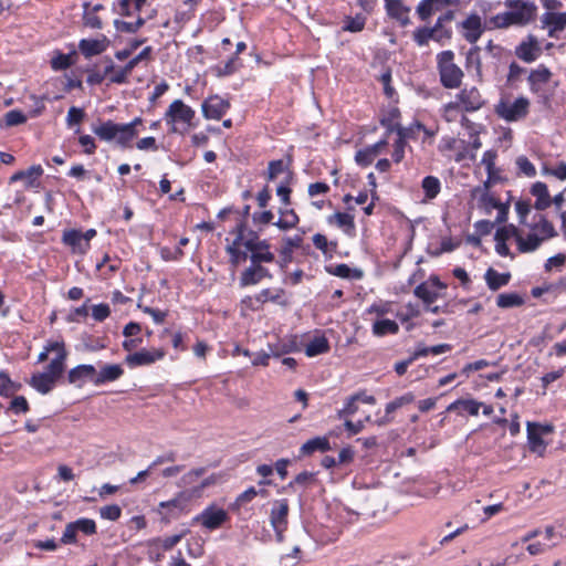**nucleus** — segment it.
<instances>
[{
  "label": "nucleus",
  "mask_w": 566,
  "mask_h": 566,
  "mask_svg": "<svg viewBox=\"0 0 566 566\" xmlns=\"http://www.w3.org/2000/svg\"><path fill=\"white\" fill-rule=\"evenodd\" d=\"M111 41L105 34H101L96 39H82L78 42V51L85 59L104 53L109 46Z\"/></svg>",
  "instance_id": "nucleus-12"
},
{
  "label": "nucleus",
  "mask_w": 566,
  "mask_h": 566,
  "mask_svg": "<svg viewBox=\"0 0 566 566\" xmlns=\"http://www.w3.org/2000/svg\"><path fill=\"white\" fill-rule=\"evenodd\" d=\"M240 245L241 244L231 243L226 247V252L229 254V262L233 268H238L240 264L244 263L250 255V252L241 250Z\"/></svg>",
  "instance_id": "nucleus-41"
},
{
  "label": "nucleus",
  "mask_w": 566,
  "mask_h": 566,
  "mask_svg": "<svg viewBox=\"0 0 566 566\" xmlns=\"http://www.w3.org/2000/svg\"><path fill=\"white\" fill-rule=\"evenodd\" d=\"M413 294L423 302L424 306L431 305L439 296L436 291L429 289L428 282H422L417 285L413 290Z\"/></svg>",
  "instance_id": "nucleus-44"
},
{
  "label": "nucleus",
  "mask_w": 566,
  "mask_h": 566,
  "mask_svg": "<svg viewBox=\"0 0 566 566\" xmlns=\"http://www.w3.org/2000/svg\"><path fill=\"white\" fill-rule=\"evenodd\" d=\"M453 60L454 53L451 50L442 51L437 55L440 82L446 88H458L462 83L463 72L453 63Z\"/></svg>",
  "instance_id": "nucleus-3"
},
{
  "label": "nucleus",
  "mask_w": 566,
  "mask_h": 566,
  "mask_svg": "<svg viewBox=\"0 0 566 566\" xmlns=\"http://www.w3.org/2000/svg\"><path fill=\"white\" fill-rule=\"evenodd\" d=\"M542 50L538 45L537 39L530 34L526 41H522L515 48V55L525 63H532L536 61Z\"/></svg>",
  "instance_id": "nucleus-14"
},
{
  "label": "nucleus",
  "mask_w": 566,
  "mask_h": 566,
  "mask_svg": "<svg viewBox=\"0 0 566 566\" xmlns=\"http://www.w3.org/2000/svg\"><path fill=\"white\" fill-rule=\"evenodd\" d=\"M289 501L287 499L276 500L273 503V506L270 512V522L273 528H280L284 525H287V516H289Z\"/></svg>",
  "instance_id": "nucleus-19"
},
{
  "label": "nucleus",
  "mask_w": 566,
  "mask_h": 566,
  "mask_svg": "<svg viewBox=\"0 0 566 566\" xmlns=\"http://www.w3.org/2000/svg\"><path fill=\"white\" fill-rule=\"evenodd\" d=\"M76 51H71L70 53H61L59 52L51 60V66L54 71H64L72 66L75 63Z\"/></svg>",
  "instance_id": "nucleus-42"
},
{
  "label": "nucleus",
  "mask_w": 566,
  "mask_h": 566,
  "mask_svg": "<svg viewBox=\"0 0 566 566\" xmlns=\"http://www.w3.org/2000/svg\"><path fill=\"white\" fill-rule=\"evenodd\" d=\"M481 49L478 45L472 46L467 53V67H473L479 77L482 76V62L480 56Z\"/></svg>",
  "instance_id": "nucleus-50"
},
{
  "label": "nucleus",
  "mask_w": 566,
  "mask_h": 566,
  "mask_svg": "<svg viewBox=\"0 0 566 566\" xmlns=\"http://www.w3.org/2000/svg\"><path fill=\"white\" fill-rule=\"evenodd\" d=\"M193 117L195 111L190 106L186 105L181 99L174 101L165 114L167 123L172 124L170 128L171 133L177 132V127L175 126L176 122L190 124Z\"/></svg>",
  "instance_id": "nucleus-8"
},
{
  "label": "nucleus",
  "mask_w": 566,
  "mask_h": 566,
  "mask_svg": "<svg viewBox=\"0 0 566 566\" xmlns=\"http://www.w3.org/2000/svg\"><path fill=\"white\" fill-rule=\"evenodd\" d=\"M43 175V168L41 165H32L27 170H18L11 177L9 182L14 184L20 180H27L28 187H33L35 179Z\"/></svg>",
  "instance_id": "nucleus-27"
},
{
  "label": "nucleus",
  "mask_w": 566,
  "mask_h": 566,
  "mask_svg": "<svg viewBox=\"0 0 566 566\" xmlns=\"http://www.w3.org/2000/svg\"><path fill=\"white\" fill-rule=\"evenodd\" d=\"M62 243L70 247L73 252L84 253L90 249V243L83 240V232L76 229L65 230L62 235Z\"/></svg>",
  "instance_id": "nucleus-20"
},
{
  "label": "nucleus",
  "mask_w": 566,
  "mask_h": 566,
  "mask_svg": "<svg viewBox=\"0 0 566 566\" xmlns=\"http://www.w3.org/2000/svg\"><path fill=\"white\" fill-rule=\"evenodd\" d=\"M415 395L412 392H406L400 397L395 398L394 400L389 401L386 407L385 411L387 415H390L398 410L399 408H402L406 405H409L415 401Z\"/></svg>",
  "instance_id": "nucleus-51"
},
{
  "label": "nucleus",
  "mask_w": 566,
  "mask_h": 566,
  "mask_svg": "<svg viewBox=\"0 0 566 566\" xmlns=\"http://www.w3.org/2000/svg\"><path fill=\"white\" fill-rule=\"evenodd\" d=\"M543 28L548 29V36L555 38L557 32L566 29V11L565 12H545L541 17Z\"/></svg>",
  "instance_id": "nucleus-16"
},
{
  "label": "nucleus",
  "mask_w": 566,
  "mask_h": 566,
  "mask_svg": "<svg viewBox=\"0 0 566 566\" xmlns=\"http://www.w3.org/2000/svg\"><path fill=\"white\" fill-rule=\"evenodd\" d=\"M77 533L91 536L97 533L96 522L88 517H80L66 524L60 538L61 544L71 545L77 543Z\"/></svg>",
  "instance_id": "nucleus-5"
},
{
  "label": "nucleus",
  "mask_w": 566,
  "mask_h": 566,
  "mask_svg": "<svg viewBox=\"0 0 566 566\" xmlns=\"http://www.w3.org/2000/svg\"><path fill=\"white\" fill-rule=\"evenodd\" d=\"M151 46L144 48L136 56L130 59L120 70L115 72L111 77L109 82L113 84H125L127 83L128 75L138 65L139 62L148 60L151 54Z\"/></svg>",
  "instance_id": "nucleus-11"
},
{
  "label": "nucleus",
  "mask_w": 566,
  "mask_h": 566,
  "mask_svg": "<svg viewBox=\"0 0 566 566\" xmlns=\"http://www.w3.org/2000/svg\"><path fill=\"white\" fill-rule=\"evenodd\" d=\"M462 27L463 29L468 30V32L464 34V38L470 43H475L483 32L481 18L476 13L470 14L462 22Z\"/></svg>",
  "instance_id": "nucleus-21"
},
{
  "label": "nucleus",
  "mask_w": 566,
  "mask_h": 566,
  "mask_svg": "<svg viewBox=\"0 0 566 566\" xmlns=\"http://www.w3.org/2000/svg\"><path fill=\"white\" fill-rule=\"evenodd\" d=\"M553 73L545 64H538L536 69L530 71L527 84L530 92L537 97V103L544 107H551L553 92L545 88L552 80Z\"/></svg>",
  "instance_id": "nucleus-2"
},
{
  "label": "nucleus",
  "mask_w": 566,
  "mask_h": 566,
  "mask_svg": "<svg viewBox=\"0 0 566 566\" xmlns=\"http://www.w3.org/2000/svg\"><path fill=\"white\" fill-rule=\"evenodd\" d=\"M95 367L90 364H81L72 368L67 374L70 384H77L82 380H90L94 385Z\"/></svg>",
  "instance_id": "nucleus-25"
},
{
  "label": "nucleus",
  "mask_w": 566,
  "mask_h": 566,
  "mask_svg": "<svg viewBox=\"0 0 566 566\" xmlns=\"http://www.w3.org/2000/svg\"><path fill=\"white\" fill-rule=\"evenodd\" d=\"M243 247L247 249V251L250 252V255H253V253L258 255H270L271 260L268 263H272L275 261V255L270 251L271 244L268 240L263 239L262 241H252V240H245L243 242Z\"/></svg>",
  "instance_id": "nucleus-32"
},
{
  "label": "nucleus",
  "mask_w": 566,
  "mask_h": 566,
  "mask_svg": "<svg viewBox=\"0 0 566 566\" xmlns=\"http://www.w3.org/2000/svg\"><path fill=\"white\" fill-rule=\"evenodd\" d=\"M481 406H483V403L474 399H458L447 407V411L450 412L461 409L471 416H478Z\"/></svg>",
  "instance_id": "nucleus-35"
},
{
  "label": "nucleus",
  "mask_w": 566,
  "mask_h": 566,
  "mask_svg": "<svg viewBox=\"0 0 566 566\" xmlns=\"http://www.w3.org/2000/svg\"><path fill=\"white\" fill-rule=\"evenodd\" d=\"M420 129H424V126L420 122H415V124L408 127H403L401 125L396 127V134L398 135V138L407 142V139L415 138L417 132Z\"/></svg>",
  "instance_id": "nucleus-55"
},
{
  "label": "nucleus",
  "mask_w": 566,
  "mask_h": 566,
  "mask_svg": "<svg viewBox=\"0 0 566 566\" xmlns=\"http://www.w3.org/2000/svg\"><path fill=\"white\" fill-rule=\"evenodd\" d=\"M367 17L363 13H357L355 17L346 15L343 21L342 31L357 33L365 29Z\"/></svg>",
  "instance_id": "nucleus-37"
},
{
  "label": "nucleus",
  "mask_w": 566,
  "mask_h": 566,
  "mask_svg": "<svg viewBox=\"0 0 566 566\" xmlns=\"http://www.w3.org/2000/svg\"><path fill=\"white\" fill-rule=\"evenodd\" d=\"M284 294V290L280 289L277 290V293L272 295L271 294V291L270 289H263L256 296H255V300L260 303H265L268 301L272 302V303H276V304H281L283 306H285L287 303L286 302H282L280 298H281V295Z\"/></svg>",
  "instance_id": "nucleus-58"
},
{
  "label": "nucleus",
  "mask_w": 566,
  "mask_h": 566,
  "mask_svg": "<svg viewBox=\"0 0 566 566\" xmlns=\"http://www.w3.org/2000/svg\"><path fill=\"white\" fill-rule=\"evenodd\" d=\"M280 218L273 224L280 230L287 231L293 229L300 222V218L293 209H280Z\"/></svg>",
  "instance_id": "nucleus-34"
},
{
  "label": "nucleus",
  "mask_w": 566,
  "mask_h": 566,
  "mask_svg": "<svg viewBox=\"0 0 566 566\" xmlns=\"http://www.w3.org/2000/svg\"><path fill=\"white\" fill-rule=\"evenodd\" d=\"M255 497L256 489L254 486H250L237 496L235 501L230 504L229 509L231 511H238L243 504L250 503Z\"/></svg>",
  "instance_id": "nucleus-52"
},
{
  "label": "nucleus",
  "mask_w": 566,
  "mask_h": 566,
  "mask_svg": "<svg viewBox=\"0 0 566 566\" xmlns=\"http://www.w3.org/2000/svg\"><path fill=\"white\" fill-rule=\"evenodd\" d=\"M333 219H335V221L339 228H344L345 230L347 228H349L352 230L355 229L354 217L346 212H336L328 218V221L332 222Z\"/></svg>",
  "instance_id": "nucleus-60"
},
{
  "label": "nucleus",
  "mask_w": 566,
  "mask_h": 566,
  "mask_svg": "<svg viewBox=\"0 0 566 566\" xmlns=\"http://www.w3.org/2000/svg\"><path fill=\"white\" fill-rule=\"evenodd\" d=\"M544 240L538 237L536 233H528L524 239L521 235H517V249L521 253H530L536 251Z\"/></svg>",
  "instance_id": "nucleus-36"
},
{
  "label": "nucleus",
  "mask_w": 566,
  "mask_h": 566,
  "mask_svg": "<svg viewBox=\"0 0 566 566\" xmlns=\"http://www.w3.org/2000/svg\"><path fill=\"white\" fill-rule=\"evenodd\" d=\"M272 356L280 357L284 354L296 350V342L294 339L280 340L275 344L269 345Z\"/></svg>",
  "instance_id": "nucleus-48"
},
{
  "label": "nucleus",
  "mask_w": 566,
  "mask_h": 566,
  "mask_svg": "<svg viewBox=\"0 0 566 566\" xmlns=\"http://www.w3.org/2000/svg\"><path fill=\"white\" fill-rule=\"evenodd\" d=\"M28 117L19 109H11L4 115L6 126L12 127L24 124Z\"/></svg>",
  "instance_id": "nucleus-61"
},
{
  "label": "nucleus",
  "mask_w": 566,
  "mask_h": 566,
  "mask_svg": "<svg viewBox=\"0 0 566 566\" xmlns=\"http://www.w3.org/2000/svg\"><path fill=\"white\" fill-rule=\"evenodd\" d=\"M331 349L329 342L326 336L317 332L316 335L308 342L305 347V355L307 357H315L325 353H328Z\"/></svg>",
  "instance_id": "nucleus-22"
},
{
  "label": "nucleus",
  "mask_w": 566,
  "mask_h": 566,
  "mask_svg": "<svg viewBox=\"0 0 566 566\" xmlns=\"http://www.w3.org/2000/svg\"><path fill=\"white\" fill-rule=\"evenodd\" d=\"M525 303L524 298L516 292L501 293L496 297V305L500 308L520 307Z\"/></svg>",
  "instance_id": "nucleus-40"
},
{
  "label": "nucleus",
  "mask_w": 566,
  "mask_h": 566,
  "mask_svg": "<svg viewBox=\"0 0 566 566\" xmlns=\"http://www.w3.org/2000/svg\"><path fill=\"white\" fill-rule=\"evenodd\" d=\"M164 357L165 350L161 348H155L153 350L143 348L138 352L128 354L124 361L129 368H136L140 366H149Z\"/></svg>",
  "instance_id": "nucleus-9"
},
{
  "label": "nucleus",
  "mask_w": 566,
  "mask_h": 566,
  "mask_svg": "<svg viewBox=\"0 0 566 566\" xmlns=\"http://www.w3.org/2000/svg\"><path fill=\"white\" fill-rule=\"evenodd\" d=\"M124 375L119 364H106L97 371L95 369L94 385L102 386L118 380Z\"/></svg>",
  "instance_id": "nucleus-18"
},
{
  "label": "nucleus",
  "mask_w": 566,
  "mask_h": 566,
  "mask_svg": "<svg viewBox=\"0 0 566 566\" xmlns=\"http://www.w3.org/2000/svg\"><path fill=\"white\" fill-rule=\"evenodd\" d=\"M145 23L146 20L142 17H138L135 22H127L124 20L116 19L114 21V27L118 32L136 33Z\"/></svg>",
  "instance_id": "nucleus-49"
},
{
  "label": "nucleus",
  "mask_w": 566,
  "mask_h": 566,
  "mask_svg": "<svg viewBox=\"0 0 566 566\" xmlns=\"http://www.w3.org/2000/svg\"><path fill=\"white\" fill-rule=\"evenodd\" d=\"M55 382L49 375L43 373L33 374L29 380V385L42 395L49 394L54 388Z\"/></svg>",
  "instance_id": "nucleus-29"
},
{
  "label": "nucleus",
  "mask_w": 566,
  "mask_h": 566,
  "mask_svg": "<svg viewBox=\"0 0 566 566\" xmlns=\"http://www.w3.org/2000/svg\"><path fill=\"white\" fill-rule=\"evenodd\" d=\"M325 270L328 274L342 277V279H352V280H360L364 276V272L357 268H350L345 263H340L337 265H326Z\"/></svg>",
  "instance_id": "nucleus-26"
},
{
  "label": "nucleus",
  "mask_w": 566,
  "mask_h": 566,
  "mask_svg": "<svg viewBox=\"0 0 566 566\" xmlns=\"http://www.w3.org/2000/svg\"><path fill=\"white\" fill-rule=\"evenodd\" d=\"M83 23L91 29L101 30L103 28L99 17L90 10V3L84 4Z\"/></svg>",
  "instance_id": "nucleus-54"
},
{
  "label": "nucleus",
  "mask_w": 566,
  "mask_h": 566,
  "mask_svg": "<svg viewBox=\"0 0 566 566\" xmlns=\"http://www.w3.org/2000/svg\"><path fill=\"white\" fill-rule=\"evenodd\" d=\"M531 228L532 230H538L543 234V237H541L543 240L552 239L558 235L553 223L548 221L544 214H539L538 223L532 226Z\"/></svg>",
  "instance_id": "nucleus-45"
},
{
  "label": "nucleus",
  "mask_w": 566,
  "mask_h": 566,
  "mask_svg": "<svg viewBox=\"0 0 566 566\" xmlns=\"http://www.w3.org/2000/svg\"><path fill=\"white\" fill-rule=\"evenodd\" d=\"M250 265L241 273L239 279V285L247 287L256 285L263 279H272L273 275L268 268L263 266V263H268L271 260L270 255H249Z\"/></svg>",
  "instance_id": "nucleus-4"
},
{
  "label": "nucleus",
  "mask_w": 566,
  "mask_h": 566,
  "mask_svg": "<svg viewBox=\"0 0 566 566\" xmlns=\"http://www.w3.org/2000/svg\"><path fill=\"white\" fill-rule=\"evenodd\" d=\"M143 124L142 117H135L126 124H118L112 119L92 125V132L103 142H116L123 149L130 148L133 139L138 135L137 127Z\"/></svg>",
  "instance_id": "nucleus-1"
},
{
  "label": "nucleus",
  "mask_w": 566,
  "mask_h": 566,
  "mask_svg": "<svg viewBox=\"0 0 566 566\" xmlns=\"http://www.w3.org/2000/svg\"><path fill=\"white\" fill-rule=\"evenodd\" d=\"M457 98L463 104V109L469 113L479 111L485 103L476 87L461 90Z\"/></svg>",
  "instance_id": "nucleus-17"
},
{
  "label": "nucleus",
  "mask_w": 566,
  "mask_h": 566,
  "mask_svg": "<svg viewBox=\"0 0 566 566\" xmlns=\"http://www.w3.org/2000/svg\"><path fill=\"white\" fill-rule=\"evenodd\" d=\"M531 193L536 198L534 203L536 210L543 211L552 205V198L546 184L536 181L531 188Z\"/></svg>",
  "instance_id": "nucleus-23"
},
{
  "label": "nucleus",
  "mask_w": 566,
  "mask_h": 566,
  "mask_svg": "<svg viewBox=\"0 0 566 566\" xmlns=\"http://www.w3.org/2000/svg\"><path fill=\"white\" fill-rule=\"evenodd\" d=\"M518 229L514 224H507L503 227H499L495 234L494 240H500L506 242L512 237H514L517 240Z\"/></svg>",
  "instance_id": "nucleus-59"
},
{
  "label": "nucleus",
  "mask_w": 566,
  "mask_h": 566,
  "mask_svg": "<svg viewBox=\"0 0 566 566\" xmlns=\"http://www.w3.org/2000/svg\"><path fill=\"white\" fill-rule=\"evenodd\" d=\"M511 273H499L493 268H489L484 273V280L486 283V286L491 291H497L503 286H506L511 281Z\"/></svg>",
  "instance_id": "nucleus-24"
},
{
  "label": "nucleus",
  "mask_w": 566,
  "mask_h": 566,
  "mask_svg": "<svg viewBox=\"0 0 566 566\" xmlns=\"http://www.w3.org/2000/svg\"><path fill=\"white\" fill-rule=\"evenodd\" d=\"M542 433L536 430L532 422H527V443L530 451L543 455L546 450V443L542 438Z\"/></svg>",
  "instance_id": "nucleus-28"
},
{
  "label": "nucleus",
  "mask_w": 566,
  "mask_h": 566,
  "mask_svg": "<svg viewBox=\"0 0 566 566\" xmlns=\"http://www.w3.org/2000/svg\"><path fill=\"white\" fill-rule=\"evenodd\" d=\"M302 233H305L302 231ZM303 243V234H295L293 237L283 238V245L280 249V259L276 261L281 270L293 261V249H298Z\"/></svg>",
  "instance_id": "nucleus-13"
},
{
  "label": "nucleus",
  "mask_w": 566,
  "mask_h": 566,
  "mask_svg": "<svg viewBox=\"0 0 566 566\" xmlns=\"http://www.w3.org/2000/svg\"><path fill=\"white\" fill-rule=\"evenodd\" d=\"M65 358H63V354L56 355L50 364L45 367L43 374L49 375L53 380L57 381V379L62 376L65 369Z\"/></svg>",
  "instance_id": "nucleus-43"
},
{
  "label": "nucleus",
  "mask_w": 566,
  "mask_h": 566,
  "mask_svg": "<svg viewBox=\"0 0 566 566\" xmlns=\"http://www.w3.org/2000/svg\"><path fill=\"white\" fill-rule=\"evenodd\" d=\"M292 161V157L289 156V163L284 164L282 159L271 160L268 165V179L274 180L280 174L289 169V165Z\"/></svg>",
  "instance_id": "nucleus-53"
},
{
  "label": "nucleus",
  "mask_w": 566,
  "mask_h": 566,
  "mask_svg": "<svg viewBox=\"0 0 566 566\" xmlns=\"http://www.w3.org/2000/svg\"><path fill=\"white\" fill-rule=\"evenodd\" d=\"M384 2L389 18L397 20L401 27H407L411 23L409 18L411 9L402 0H384Z\"/></svg>",
  "instance_id": "nucleus-15"
},
{
  "label": "nucleus",
  "mask_w": 566,
  "mask_h": 566,
  "mask_svg": "<svg viewBox=\"0 0 566 566\" xmlns=\"http://www.w3.org/2000/svg\"><path fill=\"white\" fill-rule=\"evenodd\" d=\"M375 155L368 147L361 148L355 154V161L360 167H368L373 164Z\"/></svg>",
  "instance_id": "nucleus-63"
},
{
  "label": "nucleus",
  "mask_w": 566,
  "mask_h": 566,
  "mask_svg": "<svg viewBox=\"0 0 566 566\" xmlns=\"http://www.w3.org/2000/svg\"><path fill=\"white\" fill-rule=\"evenodd\" d=\"M30 410L29 402L24 396H15L7 409V412L11 411L14 415L27 413Z\"/></svg>",
  "instance_id": "nucleus-56"
},
{
  "label": "nucleus",
  "mask_w": 566,
  "mask_h": 566,
  "mask_svg": "<svg viewBox=\"0 0 566 566\" xmlns=\"http://www.w3.org/2000/svg\"><path fill=\"white\" fill-rule=\"evenodd\" d=\"M400 117V111L397 107H392L388 111L387 115L380 118V125L386 128V135L396 133V127H399V123H395Z\"/></svg>",
  "instance_id": "nucleus-47"
},
{
  "label": "nucleus",
  "mask_w": 566,
  "mask_h": 566,
  "mask_svg": "<svg viewBox=\"0 0 566 566\" xmlns=\"http://www.w3.org/2000/svg\"><path fill=\"white\" fill-rule=\"evenodd\" d=\"M421 187L427 199H434L440 192L441 182L434 176H427L422 179Z\"/></svg>",
  "instance_id": "nucleus-46"
},
{
  "label": "nucleus",
  "mask_w": 566,
  "mask_h": 566,
  "mask_svg": "<svg viewBox=\"0 0 566 566\" xmlns=\"http://www.w3.org/2000/svg\"><path fill=\"white\" fill-rule=\"evenodd\" d=\"M241 66L239 56L232 55L223 65H214L211 70L217 77H226L234 74Z\"/></svg>",
  "instance_id": "nucleus-39"
},
{
  "label": "nucleus",
  "mask_w": 566,
  "mask_h": 566,
  "mask_svg": "<svg viewBox=\"0 0 566 566\" xmlns=\"http://www.w3.org/2000/svg\"><path fill=\"white\" fill-rule=\"evenodd\" d=\"M230 108V103L219 95L206 98L201 105L202 115L207 119L219 120Z\"/></svg>",
  "instance_id": "nucleus-10"
},
{
  "label": "nucleus",
  "mask_w": 566,
  "mask_h": 566,
  "mask_svg": "<svg viewBox=\"0 0 566 566\" xmlns=\"http://www.w3.org/2000/svg\"><path fill=\"white\" fill-rule=\"evenodd\" d=\"M440 36L433 35V30L429 29L428 27H421L418 28L413 32V41L419 45L423 46L427 45L430 39L439 40Z\"/></svg>",
  "instance_id": "nucleus-57"
},
{
  "label": "nucleus",
  "mask_w": 566,
  "mask_h": 566,
  "mask_svg": "<svg viewBox=\"0 0 566 566\" xmlns=\"http://www.w3.org/2000/svg\"><path fill=\"white\" fill-rule=\"evenodd\" d=\"M22 385L20 382L13 381L9 374L4 370L0 371V396L1 397H11L15 392L20 391Z\"/></svg>",
  "instance_id": "nucleus-38"
},
{
  "label": "nucleus",
  "mask_w": 566,
  "mask_h": 566,
  "mask_svg": "<svg viewBox=\"0 0 566 566\" xmlns=\"http://www.w3.org/2000/svg\"><path fill=\"white\" fill-rule=\"evenodd\" d=\"M229 518V514L224 509L218 507L216 504H210L192 518V523L200 524L205 528L213 531L220 528Z\"/></svg>",
  "instance_id": "nucleus-7"
},
{
  "label": "nucleus",
  "mask_w": 566,
  "mask_h": 566,
  "mask_svg": "<svg viewBox=\"0 0 566 566\" xmlns=\"http://www.w3.org/2000/svg\"><path fill=\"white\" fill-rule=\"evenodd\" d=\"M530 101L524 96H518L513 103L501 101L495 112L499 117L511 123L524 118L528 114Z\"/></svg>",
  "instance_id": "nucleus-6"
},
{
  "label": "nucleus",
  "mask_w": 566,
  "mask_h": 566,
  "mask_svg": "<svg viewBox=\"0 0 566 566\" xmlns=\"http://www.w3.org/2000/svg\"><path fill=\"white\" fill-rule=\"evenodd\" d=\"M371 332L377 337H384L386 335H396L399 332V325L389 318L377 319L373 324Z\"/></svg>",
  "instance_id": "nucleus-33"
},
{
  "label": "nucleus",
  "mask_w": 566,
  "mask_h": 566,
  "mask_svg": "<svg viewBox=\"0 0 566 566\" xmlns=\"http://www.w3.org/2000/svg\"><path fill=\"white\" fill-rule=\"evenodd\" d=\"M99 514L102 518L117 521L122 515V509L117 504H109L101 507Z\"/></svg>",
  "instance_id": "nucleus-64"
},
{
  "label": "nucleus",
  "mask_w": 566,
  "mask_h": 566,
  "mask_svg": "<svg viewBox=\"0 0 566 566\" xmlns=\"http://www.w3.org/2000/svg\"><path fill=\"white\" fill-rule=\"evenodd\" d=\"M513 11L516 15L517 22H520V25H526L535 19L537 7L534 2L525 1Z\"/></svg>",
  "instance_id": "nucleus-31"
},
{
  "label": "nucleus",
  "mask_w": 566,
  "mask_h": 566,
  "mask_svg": "<svg viewBox=\"0 0 566 566\" xmlns=\"http://www.w3.org/2000/svg\"><path fill=\"white\" fill-rule=\"evenodd\" d=\"M189 496L186 495V492H180L175 499H171L169 501L160 502L159 507L160 509H176L178 511H182L186 501Z\"/></svg>",
  "instance_id": "nucleus-62"
},
{
  "label": "nucleus",
  "mask_w": 566,
  "mask_h": 566,
  "mask_svg": "<svg viewBox=\"0 0 566 566\" xmlns=\"http://www.w3.org/2000/svg\"><path fill=\"white\" fill-rule=\"evenodd\" d=\"M331 450L329 440L326 437H315L307 440L301 447L300 451L302 455H311L316 451L326 452Z\"/></svg>",
  "instance_id": "nucleus-30"
}]
</instances>
